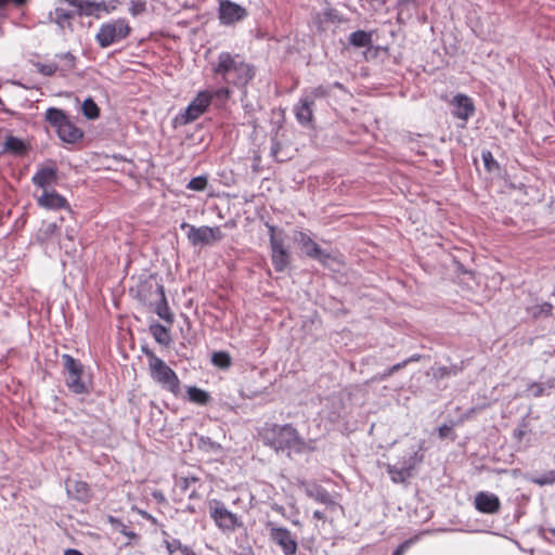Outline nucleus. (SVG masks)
<instances>
[{
    "label": "nucleus",
    "instance_id": "1",
    "mask_svg": "<svg viewBox=\"0 0 555 555\" xmlns=\"http://www.w3.org/2000/svg\"><path fill=\"white\" fill-rule=\"evenodd\" d=\"M212 72L220 76L224 83L240 89H245L256 74L251 64L246 63L238 54H231L230 52H221L218 55Z\"/></svg>",
    "mask_w": 555,
    "mask_h": 555
},
{
    "label": "nucleus",
    "instance_id": "2",
    "mask_svg": "<svg viewBox=\"0 0 555 555\" xmlns=\"http://www.w3.org/2000/svg\"><path fill=\"white\" fill-rule=\"evenodd\" d=\"M424 441L403 451L395 464H386V470L395 483H404L412 477L414 468L424 461Z\"/></svg>",
    "mask_w": 555,
    "mask_h": 555
},
{
    "label": "nucleus",
    "instance_id": "3",
    "mask_svg": "<svg viewBox=\"0 0 555 555\" xmlns=\"http://www.w3.org/2000/svg\"><path fill=\"white\" fill-rule=\"evenodd\" d=\"M260 436L263 442L275 451L297 449L300 444L296 429L289 424L279 425L267 422L260 430Z\"/></svg>",
    "mask_w": 555,
    "mask_h": 555
},
{
    "label": "nucleus",
    "instance_id": "4",
    "mask_svg": "<svg viewBox=\"0 0 555 555\" xmlns=\"http://www.w3.org/2000/svg\"><path fill=\"white\" fill-rule=\"evenodd\" d=\"M44 117L62 142L76 144L82 140L83 131L75 125L63 109L49 107L46 111Z\"/></svg>",
    "mask_w": 555,
    "mask_h": 555
},
{
    "label": "nucleus",
    "instance_id": "5",
    "mask_svg": "<svg viewBox=\"0 0 555 555\" xmlns=\"http://www.w3.org/2000/svg\"><path fill=\"white\" fill-rule=\"evenodd\" d=\"M330 93V88L323 85L302 90L298 102L293 107L297 122L302 127H312L315 101L328 96Z\"/></svg>",
    "mask_w": 555,
    "mask_h": 555
},
{
    "label": "nucleus",
    "instance_id": "6",
    "mask_svg": "<svg viewBox=\"0 0 555 555\" xmlns=\"http://www.w3.org/2000/svg\"><path fill=\"white\" fill-rule=\"evenodd\" d=\"M62 364L66 375L65 383L68 389L77 395L89 393L92 389V383L85 374L82 363L70 354L64 353L62 356Z\"/></svg>",
    "mask_w": 555,
    "mask_h": 555
},
{
    "label": "nucleus",
    "instance_id": "7",
    "mask_svg": "<svg viewBox=\"0 0 555 555\" xmlns=\"http://www.w3.org/2000/svg\"><path fill=\"white\" fill-rule=\"evenodd\" d=\"M131 30V26L127 18L119 17L111 20L100 26L95 35V41L100 48L106 49L128 38Z\"/></svg>",
    "mask_w": 555,
    "mask_h": 555
},
{
    "label": "nucleus",
    "instance_id": "8",
    "mask_svg": "<svg viewBox=\"0 0 555 555\" xmlns=\"http://www.w3.org/2000/svg\"><path fill=\"white\" fill-rule=\"evenodd\" d=\"M149 367L151 377L160 384L164 389L177 395L180 390V380L176 372L155 353H149Z\"/></svg>",
    "mask_w": 555,
    "mask_h": 555
},
{
    "label": "nucleus",
    "instance_id": "9",
    "mask_svg": "<svg viewBox=\"0 0 555 555\" xmlns=\"http://www.w3.org/2000/svg\"><path fill=\"white\" fill-rule=\"evenodd\" d=\"M269 232V242L271 249V261L274 270L279 273L284 272L289 266V251L285 247V233L283 229H278L272 224H267Z\"/></svg>",
    "mask_w": 555,
    "mask_h": 555
},
{
    "label": "nucleus",
    "instance_id": "10",
    "mask_svg": "<svg viewBox=\"0 0 555 555\" xmlns=\"http://www.w3.org/2000/svg\"><path fill=\"white\" fill-rule=\"evenodd\" d=\"M209 515L215 525L223 532H234L243 526L240 517L229 511L220 500L212 499L208 502Z\"/></svg>",
    "mask_w": 555,
    "mask_h": 555
},
{
    "label": "nucleus",
    "instance_id": "11",
    "mask_svg": "<svg viewBox=\"0 0 555 555\" xmlns=\"http://www.w3.org/2000/svg\"><path fill=\"white\" fill-rule=\"evenodd\" d=\"M212 100V94L209 91H201L194 100L190 102L186 108L177 116L180 125H188L196 120L208 108Z\"/></svg>",
    "mask_w": 555,
    "mask_h": 555
},
{
    "label": "nucleus",
    "instance_id": "12",
    "mask_svg": "<svg viewBox=\"0 0 555 555\" xmlns=\"http://www.w3.org/2000/svg\"><path fill=\"white\" fill-rule=\"evenodd\" d=\"M294 241L308 258L318 260L323 266L327 264L331 259L330 253L322 249L306 232H297Z\"/></svg>",
    "mask_w": 555,
    "mask_h": 555
},
{
    "label": "nucleus",
    "instance_id": "13",
    "mask_svg": "<svg viewBox=\"0 0 555 555\" xmlns=\"http://www.w3.org/2000/svg\"><path fill=\"white\" fill-rule=\"evenodd\" d=\"M189 243L193 246L197 245H211L215 242H219L223 238V234L219 227H195L190 228V232H186Z\"/></svg>",
    "mask_w": 555,
    "mask_h": 555
},
{
    "label": "nucleus",
    "instance_id": "14",
    "mask_svg": "<svg viewBox=\"0 0 555 555\" xmlns=\"http://www.w3.org/2000/svg\"><path fill=\"white\" fill-rule=\"evenodd\" d=\"M248 15L247 10L231 1L221 0L218 8V18L221 25L231 26L245 20Z\"/></svg>",
    "mask_w": 555,
    "mask_h": 555
},
{
    "label": "nucleus",
    "instance_id": "15",
    "mask_svg": "<svg viewBox=\"0 0 555 555\" xmlns=\"http://www.w3.org/2000/svg\"><path fill=\"white\" fill-rule=\"evenodd\" d=\"M270 538L281 547L285 555H294L296 553L297 542L287 528L272 527L270 529Z\"/></svg>",
    "mask_w": 555,
    "mask_h": 555
},
{
    "label": "nucleus",
    "instance_id": "16",
    "mask_svg": "<svg viewBox=\"0 0 555 555\" xmlns=\"http://www.w3.org/2000/svg\"><path fill=\"white\" fill-rule=\"evenodd\" d=\"M474 505L482 514H496L501 508V501L494 493L480 491L475 496Z\"/></svg>",
    "mask_w": 555,
    "mask_h": 555
},
{
    "label": "nucleus",
    "instance_id": "17",
    "mask_svg": "<svg viewBox=\"0 0 555 555\" xmlns=\"http://www.w3.org/2000/svg\"><path fill=\"white\" fill-rule=\"evenodd\" d=\"M451 104L453 106V115L464 122H466L475 112L473 100L462 93L454 95Z\"/></svg>",
    "mask_w": 555,
    "mask_h": 555
},
{
    "label": "nucleus",
    "instance_id": "18",
    "mask_svg": "<svg viewBox=\"0 0 555 555\" xmlns=\"http://www.w3.org/2000/svg\"><path fill=\"white\" fill-rule=\"evenodd\" d=\"M302 488L306 493V495L317 503L326 505V506H333L335 505V501L332 496V494L322 486L318 483H311V482H302Z\"/></svg>",
    "mask_w": 555,
    "mask_h": 555
},
{
    "label": "nucleus",
    "instance_id": "19",
    "mask_svg": "<svg viewBox=\"0 0 555 555\" xmlns=\"http://www.w3.org/2000/svg\"><path fill=\"white\" fill-rule=\"evenodd\" d=\"M37 203L40 207L50 210L69 208L66 198L55 191L44 190L43 193L37 198Z\"/></svg>",
    "mask_w": 555,
    "mask_h": 555
},
{
    "label": "nucleus",
    "instance_id": "20",
    "mask_svg": "<svg viewBox=\"0 0 555 555\" xmlns=\"http://www.w3.org/2000/svg\"><path fill=\"white\" fill-rule=\"evenodd\" d=\"M555 390V377L542 378L539 382H532L527 385L526 396L539 398L550 396Z\"/></svg>",
    "mask_w": 555,
    "mask_h": 555
},
{
    "label": "nucleus",
    "instance_id": "21",
    "mask_svg": "<svg viewBox=\"0 0 555 555\" xmlns=\"http://www.w3.org/2000/svg\"><path fill=\"white\" fill-rule=\"evenodd\" d=\"M57 180V169L55 166L40 167L31 178L33 183L46 190Z\"/></svg>",
    "mask_w": 555,
    "mask_h": 555
},
{
    "label": "nucleus",
    "instance_id": "22",
    "mask_svg": "<svg viewBox=\"0 0 555 555\" xmlns=\"http://www.w3.org/2000/svg\"><path fill=\"white\" fill-rule=\"evenodd\" d=\"M68 495L77 501L87 502L90 499V489L87 482L80 480H68L66 482Z\"/></svg>",
    "mask_w": 555,
    "mask_h": 555
},
{
    "label": "nucleus",
    "instance_id": "23",
    "mask_svg": "<svg viewBox=\"0 0 555 555\" xmlns=\"http://www.w3.org/2000/svg\"><path fill=\"white\" fill-rule=\"evenodd\" d=\"M156 293L159 296V301L156 304L155 313L168 324L173 323V314L169 309L164 285L157 284Z\"/></svg>",
    "mask_w": 555,
    "mask_h": 555
},
{
    "label": "nucleus",
    "instance_id": "24",
    "mask_svg": "<svg viewBox=\"0 0 555 555\" xmlns=\"http://www.w3.org/2000/svg\"><path fill=\"white\" fill-rule=\"evenodd\" d=\"M149 331L153 338L163 347H168L172 339L170 335V330L165 325L154 322L149 326Z\"/></svg>",
    "mask_w": 555,
    "mask_h": 555
},
{
    "label": "nucleus",
    "instance_id": "25",
    "mask_svg": "<svg viewBox=\"0 0 555 555\" xmlns=\"http://www.w3.org/2000/svg\"><path fill=\"white\" fill-rule=\"evenodd\" d=\"M416 8V0H398L397 1V22L405 24L411 20L413 10Z\"/></svg>",
    "mask_w": 555,
    "mask_h": 555
},
{
    "label": "nucleus",
    "instance_id": "26",
    "mask_svg": "<svg viewBox=\"0 0 555 555\" xmlns=\"http://www.w3.org/2000/svg\"><path fill=\"white\" fill-rule=\"evenodd\" d=\"M59 60V74L66 77L76 67V56L70 52L57 53L54 56Z\"/></svg>",
    "mask_w": 555,
    "mask_h": 555
},
{
    "label": "nucleus",
    "instance_id": "27",
    "mask_svg": "<svg viewBox=\"0 0 555 555\" xmlns=\"http://www.w3.org/2000/svg\"><path fill=\"white\" fill-rule=\"evenodd\" d=\"M4 151L13 155H23L27 152V145L22 139L8 135L4 141Z\"/></svg>",
    "mask_w": 555,
    "mask_h": 555
},
{
    "label": "nucleus",
    "instance_id": "28",
    "mask_svg": "<svg viewBox=\"0 0 555 555\" xmlns=\"http://www.w3.org/2000/svg\"><path fill=\"white\" fill-rule=\"evenodd\" d=\"M348 41L356 48L370 47L372 43V35L365 30H356L349 35Z\"/></svg>",
    "mask_w": 555,
    "mask_h": 555
},
{
    "label": "nucleus",
    "instance_id": "29",
    "mask_svg": "<svg viewBox=\"0 0 555 555\" xmlns=\"http://www.w3.org/2000/svg\"><path fill=\"white\" fill-rule=\"evenodd\" d=\"M74 18V13L63 8H56L54 10V23L63 30L65 28H72L70 21Z\"/></svg>",
    "mask_w": 555,
    "mask_h": 555
},
{
    "label": "nucleus",
    "instance_id": "30",
    "mask_svg": "<svg viewBox=\"0 0 555 555\" xmlns=\"http://www.w3.org/2000/svg\"><path fill=\"white\" fill-rule=\"evenodd\" d=\"M457 422H454L450 420L447 423H443L441 426L437 428V435L439 439L447 440V441H454L456 439V434L454 431V427L456 426Z\"/></svg>",
    "mask_w": 555,
    "mask_h": 555
},
{
    "label": "nucleus",
    "instance_id": "31",
    "mask_svg": "<svg viewBox=\"0 0 555 555\" xmlns=\"http://www.w3.org/2000/svg\"><path fill=\"white\" fill-rule=\"evenodd\" d=\"M188 398L191 402L204 405L209 400V395L205 390L195 386H190L186 389Z\"/></svg>",
    "mask_w": 555,
    "mask_h": 555
},
{
    "label": "nucleus",
    "instance_id": "32",
    "mask_svg": "<svg viewBox=\"0 0 555 555\" xmlns=\"http://www.w3.org/2000/svg\"><path fill=\"white\" fill-rule=\"evenodd\" d=\"M82 114L87 119L93 120L100 116V108L92 98H87L81 106Z\"/></svg>",
    "mask_w": 555,
    "mask_h": 555
},
{
    "label": "nucleus",
    "instance_id": "33",
    "mask_svg": "<svg viewBox=\"0 0 555 555\" xmlns=\"http://www.w3.org/2000/svg\"><path fill=\"white\" fill-rule=\"evenodd\" d=\"M79 15H87V16H95L96 18L100 17V5L98 1H91L86 0L81 2V5L79 8Z\"/></svg>",
    "mask_w": 555,
    "mask_h": 555
},
{
    "label": "nucleus",
    "instance_id": "34",
    "mask_svg": "<svg viewBox=\"0 0 555 555\" xmlns=\"http://www.w3.org/2000/svg\"><path fill=\"white\" fill-rule=\"evenodd\" d=\"M197 447L199 450L208 452V453H218L221 450V447L219 443L212 441L209 437L201 436L197 439Z\"/></svg>",
    "mask_w": 555,
    "mask_h": 555
},
{
    "label": "nucleus",
    "instance_id": "35",
    "mask_svg": "<svg viewBox=\"0 0 555 555\" xmlns=\"http://www.w3.org/2000/svg\"><path fill=\"white\" fill-rule=\"evenodd\" d=\"M109 522L112 524L116 531L127 537L129 539V542L137 540L139 538V535L135 532L128 530L127 526L121 520L111 516Z\"/></svg>",
    "mask_w": 555,
    "mask_h": 555
},
{
    "label": "nucleus",
    "instance_id": "36",
    "mask_svg": "<svg viewBox=\"0 0 555 555\" xmlns=\"http://www.w3.org/2000/svg\"><path fill=\"white\" fill-rule=\"evenodd\" d=\"M481 158L483 162L485 169L488 172L491 173L500 169L499 163L494 159L492 153L489 150L482 151Z\"/></svg>",
    "mask_w": 555,
    "mask_h": 555
},
{
    "label": "nucleus",
    "instance_id": "37",
    "mask_svg": "<svg viewBox=\"0 0 555 555\" xmlns=\"http://www.w3.org/2000/svg\"><path fill=\"white\" fill-rule=\"evenodd\" d=\"M211 362L220 369H228L231 365V358L224 351H217L212 353Z\"/></svg>",
    "mask_w": 555,
    "mask_h": 555
},
{
    "label": "nucleus",
    "instance_id": "38",
    "mask_svg": "<svg viewBox=\"0 0 555 555\" xmlns=\"http://www.w3.org/2000/svg\"><path fill=\"white\" fill-rule=\"evenodd\" d=\"M553 306L548 302H542L530 308V313L533 318L551 315Z\"/></svg>",
    "mask_w": 555,
    "mask_h": 555
},
{
    "label": "nucleus",
    "instance_id": "39",
    "mask_svg": "<svg viewBox=\"0 0 555 555\" xmlns=\"http://www.w3.org/2000/svg\"><path fill=\"white\" fill-rule=\"evenodd\" d=\"M36 67H37V70L46 76V77H51L53 76L54 74L59 73V65L55 63V62H50V63H37L36 64Z\"/></svg>",
    "mask_w": 555,
    "mask_h": 555
},
{
    "label": "nucleus",
    "instance_id": "40",
    "mask_svg": "<svg viewBox=\"0 0 555 555\" xmlns=\"http://www.w3.org/2000/svg\"><path fill=\"white\" fill-rule=\"evenodd\" d=\"M208 184V180L206 176H197L189 181L186 184V189L192 191H204Z\"/></svg>",
    "mask_w": 555,
    "mask_h": 555
},
{
    "label": "nucleus",
    "instance_id": "41",
    "mask_svg": "<svg viewBox=\"0 0 555 555\" xmlns=\"http://www.w3.org/2000/svg\"><path fill=\"white\" fill-rule=\"evenodd\" d=\"M416 360V358L412 357L410 359H406L402 362H399L395 365H392L391 367H389L388 370H386L385 372L378 374L375 379H379V380H385L386 378H388L391 374H393L395 372L399 371L400 369L404 367L406 365V363L411 362V361H414Z\"/></svg>",
    "mask_w": 555,
    "mask_h": 555
},
{
    "label": "nucleus",
    "instance_id": "42",
    "mask_svg": "<svg viewBox=\"0 0 555 555\" xmlns=\"http://www.w3.org/2000/svg\"><path fill=\"white\" fill-rule=\"evenodd\" d=\"M146 11V0H130L129 13L137 17Z\"/></svg>",
    "mask_w": 555,
    "mask_h": 555
},
{
    "label": "nucleus",
    "instance_id": "43",
    "mask_svg": "<svg viewBox=\"0 0 555 555\" xmlns=\"http://www.w3.org/2000/svg\"><path fill=\"white\" fill-rule=\"evenodd\" d=\"M165 545L169 555H179L184 546L178 539L167 540L165 541Z\"/></svg>",
    "mask_w": 555,
    "mask_h": 555
},
{
    "label": "nucleus",
    "instance_id": "44",
    "mask_svg": "<svg viewBox=\"0 0 555 555\" xmlns=\"http://www.w3.org/2000/svg\"><path fill=\"white\" fill-rule=\"evenodd\" d=\"M531 433V429L529 427V424L525 422V418L519 424V426L515 429L514 435L516 438H518L519 441H521L527 435Z\"/></svg>",
    "mask_w": 555,
    "mask_h": 555
},
{
    "label": "nucleus",
    "instance_id": "45",
    "mask_svg": "<svg viewBox=\"0 0 555 555\" xmlns=\"http://www.w3.org/2000/svg\"><path fill=\"white\" fill-rule=\"evenodd\" d=\"M100 12L112 13L117 9V0L112 1H99Z\"/></svg>",
    "mask_w": 555,
    "mask_h": 555
},
{
    "label": "nucleus",
    "instance_id": "46",
    "mask_svg": "<svg viewBox=\"0 0 555 555\" xmlns=\"http://www.w3.org/2000/svg\"><path fill=\"white\" fill-rule=\"evenodd\" d=\"M532 481L539 486L553 483L555 481V473L550 472L547 475L534 478Z\"/></svg>",
    "mask_w": 555,
    "mask_h": 555
},
{
    "label": "nucleus",
    "instance_id": "47",
    "mask_svg": "<svg viewBox=\"0 0 555 555\" xmlns=\"http://www.w3.org/2000/svg\"><path fill=\"white\" fill-rule=\"evenodd\" d=\"M212 98H217L219 100H227L230 96V89L228 87H221L210 92Z\"/></svg>",
    "mask_w": 555,
    "mask_h": 555
},
{
    "label": "nucleus",
    "instance_id": "48",
    "mask_svg": "<svg viewBox=\"0 0 555 555\" xmlns=\"http://www.w3.org/2000/svg\"><path fill=\"white\" fill-rule=\"evenodd\" d=\"M198 481V478L196 477H186L182 478L180 481V487L183 491H188L192 485L196 483Z\"/></svg>",
    "mask_w": 555,
    "mask_h": 555
},
{
    "label": "nucleus",
    "instance_id": "49",
    "mask_svg": "<svg viewBox=\"0 0 555 555\" xmlns=\"http://www.w3.org/2000/svg\"><path fill=\"white\" fill-rule=\"evenodd\" d=\"M412 540H406L399 544L397 548L392 552V555H403L406 550L411 546Z\"/></svg>",
    "mask_w": 555,
    "mask_h": 555
},
{
    "label": "nucleus",
    "instance_id": "50",
    "mask_svg": "<svg viewBox=\"0 0 555 555\" xmlns=\"http://www.w3.org/2000/svg\"><path fill=\"white\" fill-rule=\"evenodd\" d=\"M59 230V225L56 222L48 223L43 230L47 236L53 235Z\"/></svg>",
    "mask_w": 555,
    "mask_h": 555
},
{
    "label": "nucleus",
    "instance_id": "51",
    "mask_svg": "<svg viewBox=\"0 0 555 555\" xmlns=\"http://www.w3.org/2000/svg\"><path fill=\"white\" fill-rule=\"evenodd\" d=\"M180 555H197L191 547L188 545H184L182 551L180 552Z\"/></svg>",
    "mask_w": 555,
    "mask_h": 555
},
{
    "label": "nucleus",
    "instance_id": "52",
    "mask_svg": "<svg viewBox=\"0 0 555 555\" xmlns=\"http://www.w3.org/2000/svg\"><path fill=\"white\" fill-rule=\"evenodd\" d=\"M64 1L67 2L69 5L77 8L78 10L82 2V0H64Z\"/></svg>",
    "mask_w": 555,
    "mask_h": 555
},
{
    "label": "nucleus",
    "instance_id": "53",
    "mask_svg": "<svg viewBox=\"0 0 555 555\" xmlns=\"http://www.w3.org/2000/svg\"><path fill=\"white\" fill-rule=\"evenodd\" d=\"M64 555H83V554L76 548H67V550H65Z\"/></svg>",
    "mask_w": 555,
    "mask_h": 555
},
{
    "label": "nucleus",
    "instance_id": "54",
    "mask_svg": "<svg viewBox=\"0 0 555 555\" xmlns=\"http://www.w3.org/2000/svg\"><path fill=\"white\" fill-rule=\"evenodd\" d=\"M313 517L319 520H323L325 518V515L323 512L317 509L313 512Z\"/></svg>",
    "mask_w": 555,
    "mask_h": 555
},
{
    "label": "nucleus",
    "instance_id": "55",
    "mask_svg": "<svg viewBox=\"0 0 555 555\" xmlns=\"http://www.w3.org/2000/svg\"><path fill=\"white\" fill-rule=\"evenodd\" d=\"M330 88V90H332V88H336V89H339V90H346L345 89V86L343 83H340L339 81H335L332 86H327Z\"/></svg>",
    "mask_w": 555,
    "mask_h": 555
},
{
    "label": "nucleus",
    "instance_id": "56",
    "mask_svg": "<svg viewBox=\"0 0 555 555\" xmlns=\"http://www.w3.org/2000/svg\"><path fill=\"white\" fill-rule=\"evenodd\" d=\"M27 0H7V4L8 3H13L15 5H23L26 3Z\"/></svg>",
    "mask_w": 555,
    "mask_h": 555
},
{
    "label": "nucleus",
    "instance_id": "57",
    "mask_svg": "<svg viewBox=\"0 0 555 555\" xmlns=\"http://www.w3.org/2000/svg\"><path fill=\"white\" fill-rule=\"evenodd\" d=\"M180 228H181L182 230H186L188 232H190V228H195V225H192V224L186 223V222H182V223L180 224Z\"/></svg>",
    "mask_w": 555,
    "mask_h": 555
},
{
    "label": "nucleus",
    "instance_id": "58",
    "mask_svg": "<svg viewBox=\"0 0 555 555\" xmlns=\"http://www.w3.org/2000/svg\"><path fill=\"white\" fill-rule=\"evenodd\" d=\"M278 151H279V144L278 143H274L271 147V154L272 156H274L276 158V154H278Z\"/></svg>",
    "mask_w": 555,
    "mask_h": 555
},
{
    "label": "nucleus",
    "instance_id": "59",
    "mask_svg": "<svg viewBox=\"0 0 555 555\" xmlns=\"http://www.w3.org/2000/svg\"><path fill=\"white\" fill-rule=\"evenodd\" d=\"M196 498H198V495H197V491H196V489H195V488H193V489L191 490V492L189 493V499L193 500V499H196Z\"/></svg>",
    "mask_w": 555,
    "mask_h": 555
},
{
    "label": "nucleus",
    "instance_id": "60",
    "mask_svg": "<svg viewBox=\"0 0 555 555\" xmlns=\"http://www.w3.org/2000/svg\"><path fill=\"white\" fill-rule=\"evenodd\" d=\"M142 351L143 353L149 358V353H154V351H152L151 349H149L147 347H142Z\"/></svg>",
    "mask_w": 555,
    "mask_h": 555
},
{
    "label": "nucleus",
    "instance_id": "61",
    "mask_svg": "<svg viewBox=\"0 0 555 555\" xmlns=\"http://www.w3.org/2000/svg\"><path fill=\"white\" fill-rule=\"evenodd\" d=\"M185 509L190 513H195V508L192 505H188Z\"/></svg>",
    "mask_w": 555,
    "mask_h": 555
},
{
    "label": "nucleus",
    "instance_id": "62",
    "mask_svg": "<svg viewBox=\"0 0 555 555\" xmlns=\"http://www.w3.org/2000/svg\"><path fill=\"white\" fill-rule=\"evenodd\" d=\"M5 4H7V0H0V7L5 5Z\"/></svg>",
    "mask_w": 555,
    "mask_h": 555
},
{
    "label": "nucleus",
    "instance_id": "63",
    "mask_svg": "<svg viewBox=\"0 0 555 555\" xmlns=\"http://www.w3.org/2000/svg\"><path fill=\"white\" fill-rule=\"evenodd\" d=\"M67 237L70 238V240L73 238L72 232H67Z\"/></svg>",
    "mask_w": 555,
    "mask_h": 555
},
{
    "label": "nucleus",
    "instance_id": "64",
    "mask_svg": "<svg viewBox=\"0 0 555 555\" xmlns=\"http://www.w3.org/2000/svg\"><path fill=\"white\" fill-rule=\"evenodd\" d=\"M550 532L555 537V528L550 529Z\"/></svg>",
    "mask_w": 555,
    "mask_h": 555
}]
</instances>
